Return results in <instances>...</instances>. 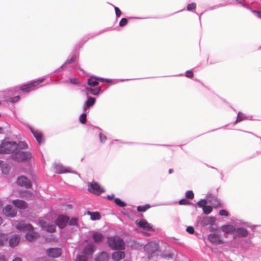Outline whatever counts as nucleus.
<instances>
[{
  "label": "nucleus",
  "mask_w": 261,
  "mask_h": 261,
  "mask_svg": "<svg viewBox=\"0 0 261 261\" xmlns=\"http://www.w3.org/2000/svg\"><path fill=\"white\" fill-rule=\"evenodd\" d=\"M16 150V143L4 139L0 144V153H11Z\"/></svg>",
  "instance_id": "1"
},
{
  "label": "nucleus",
  "mask_w": 261,
  "mask_h": 261,
  "mask_svg": "<svg viewBox=\"0 0 261 261\" xmlns=\"http://www.w3.org/2000/svg\"><path fill=\"white\" fill-rule=\"evenodd\" d=\"M108 243L109 246L113 250H123L125 248V244L123 240L117 236L109 238Z\"/></svg>",
  "instance_id": "2"
},
{
  "label": "nucleus",
  "mask_w": 261,
  "mask_h": 261,
  "mask_svg": "<svg viewBox=\"0 0 261 261\" xmlns=\"http://www.w3.org/2000/svg\"><path fill=\"white\" fill-rule=\"evenodd\" d=\"M17 229L29 230V232L25 235V237L30 242L35 241L38 237V233L34 231L33 227L30 224H27L24 227H22L20 224H17Z\"/></svg>",
  "instance_id": "3"
},
{
  "label": "nucleus",
  "mask_w": 261,
  "mask_h": 261,
  "mask_svg": "<svg viewBox=\"0 0 261 261\" xmlns=\"http://www.w3.org/2000/svg\"><path fill=\"white\" fill-rule=\"evenodd\" d=\"M44 81L43 79L34 81L29 84L24 85L20 88V90L24 93H29L38 88V85Z\"/></svg>",
  "instance_id": "4"
},
{
  "label": "nucleus",
  "mask_w": 261,
  "mask_h": 261,
  "mask_svg": "<svg viewBox=\"0 0 261 261\" xmlns=\"http://www.w3.org/2000/svg\"><path fill=\"white\" fill-rule=\"evenodd\" d=\"M32 158V153L28 150H17V162H28Z\"/></svg>",
  "instance_id": "5"
},
{
  "label": "nucleus",
  "mask_w": 261,
  "mask_h": 261,
  "mask_svg": "<svg viewBox=\"0 0 261 261\" xmlns=\"http://www.w3.org/2000/svg\"><path fill=\"white\" fill-rule=\"evenodd\" d=\"M216 219L213 217H205L201 221L200 224L203 226L210 225L211 231L215 230L217 228L216 226L215 225Z\"/></svg>",
  "instance_id": "6"
},
{
  "label": "nucleus",
  "mask_w": 261,
  "mask_h": 261,
  "mask_svg": "<svg viewBox=\"0 0 261 261\" xmlns=\"http://www.w3.org/2000/svg\"><path fill=\"white\" fill-rule=\"evenodd\" d=\"M88 190L90 192L96 195H100L104 192L103 188L101 187L97 182L89 184Z\"/></svg>",
  "instance_id": "7"
},
{
  "label": "nucleus",
  "mask_w": 261,
  "mask_h": 261,
  "mask_svg": "<svg viewBox=\"0 0 261 261\" xmlns=\"http://www.w3.org/2000/svg\"><path fill=\"white\" fill-rule=\"evenodd\" d=\"M159 248V245L155 242H151L144 246L145 251L151 255L158 251Z\"/></svg>",
  "instance_id": "8"
},
{
  "label": "nucleus",
  "mask_w": 261,
  "mask_h": 261,
  "mask_svg": "<svg viewBox=\"0 0 261 261\" xmlns=\"http://www.w3.org/2000/svg\"><path fill=\"white\" fill-rule=\"evenodd\" d=\"M55 172L58 174H63L68 172H72L69 167H65L61 164L55 163L54 165Z\"/></svg>",
  "instance_id": "9"
},
{
  "label": "nucleus",
  "mask_w": 261,
  "mask_h": 261,
  "mask_svg": "<svg viewBox=\"0 0 261 261\" xmlns=\"http://www.w3.org/2000/svg\"><path fill=\"white\" fill-rule=\"evenodd\" d=\"M17 185L28 189L31 187L32 182L25 176H21L17 178Z\"/></svg>",
  "instance_id": "10"
},
{
  "label": "nucleus",
  "mask_w": 261,
  "mask_h": 261,
  "mask_svg": "<svg viewBox=\"0 0 261 261\" xmlns=\"http://www.w3.org/2000/svg\"><path fill=\"white\" fill-rule=\"evenodd\" d=\"M46 253L50 257L56 258L61 255L62 250L59 248H49L46 250Z\"/></svg>",
  "instance_id": "11"
},
{
  "label": "nucleus",
  "mask_w": 261,
  "mask_h": 261,
  "mask_svg": "<svg viewBox=\"0 0 261 261\" xmlns=\"http://www.w3.org/2000/svg\"><path fill=\"white\" fill-rule=\"evenodd\" d=\"M207 201L205 199H201L197 202V205L202 208L203 213L205 214H209L212 211V207L211 206L206 205Z\"/></svg>",
  "instance_id": "12"
},
{
  "label": "nucleus",
  "mask_w": 261,
  "mask_h": 261,
  "mask_svg": "<svg viewBox=\"0 0 261 261\" xmlns=\"http://www.w3.org/2000/svg\"><path fill=\"white\" fill-rule=\"evenodd\" d=\"M136 224L138 227L146 230L153 231L154 230L152 226L145 220L137 221Z\"/></svg>",
  "instance_id": "13"
},
{
  "label": "nucleus",
  "mask_w": 261,
  "mask_h": 261,
  "mask_svg": "<svg viewBox=\"0 0 261 261\" xmlns=\"http://www.w3.org/2000/svg\"><path fill=\"white\" fill-rule=\"evenodd\" d=\"M69 220V218L64 216H59L56 221V225H58L60 228H62L64 227Z\"/></svg>",
  "instance_id": "14"
},
{
  "label": "nucleus",
  "mask_w": 261,
  "mask_h": 261,
  "mask_svg": "<svg viewBox=\"0 0 261 261\" xmlns=\"http://www.w3.org/2000/svg\"><path fill=\"white\" fill-rule=\"evenodd\" d=\"M208 240L212 243L216 245H219L222 243V240L220 236L216 234H210L208 236Z\"/></svg>",
  "instance_id": "15"
},
{
  "label": "nucleus",
  "mask_w": 261,
  "mask_h": 261,
  "mask_svg": "<svg viewBox=\"0 0 261 261\" xmlns=\"http://www.w3.org/2000/svg\"><path fill=\"white\" fill-rule=\"evenodd\" d=\"M95 246L92 243H90L87 245L84 248L83 253L88 257L89 255H91L94 252Z\"/></svg>",
  "instance_id": "16"
},
{
  "label": "nucleus",
  "mask_w": 261,
  "mask_h": 261,
  "mask_svg": "<svg viewBox=\"0 0 261 261\" xmlns=\"http://www.w3.org/2000/svg\"><path fill=\"white\" fill-rule=\"evenodd\" d=\"M40 224L41 227L45 230L49 232H53L55 231L56 225L54 224H47L43 220L40 221Z\"/></svg>",
  "instance_id": "17"
},
{
  "label": "nucleus",
  "mask_w": 261,
  "mask_h": 261,
  "mask_svg": "<svg viewBox=\"0 0 261 261\" xmlns=\"http://www.w3.org/2000/svg\"><path fill=\"white\" fill-rule=\"evenodd\" d=\"M30 129L32 133L34 135V137L36 138L37 141L39 143H41L43 141V135L42 133L38 130H35L30 127Z\"/></svg>",
  "instance_id": "18"
},
{
  "label": "nucleus",
  "mask_w": 261,
  "mask_h": 261,
  "mask_svg": "<svg viewBox=\"0 0 261 261\" xmlns=\"http://www.w3.org/2000/svg\"><path fill=\"white\" fill-rule=\"evenodd\" d=\"M85 90H86V94L87 95H88L89 93H90L91 94L94 95H97L100 92V91L101 90V87H98L95 89H93L90 87H86Z\"/></svg>",
  "instance_id": "19"
},
{
  "label": "nucleus",
  "mask_w": 261,
  "mask_h": 261,
  "mask_svg": "<svg viewBox=\"0 0 261 261\" xmlns=\"http://www.w3.org/2000/svg\"><path fill=\"white\" fill-rule=\"evenodd\" d=\"M236 235L240 237H245L248 236V230L244 228H235Z\"/></svg>",
  "instance_id": "20"
},
{
  "label": "nucleus",
  "mask_w": 261,
  "mask_h": 261,
  "mask_svg": "<svg viewBox=\"0 0 261 261\" xmlns=\"http://www.w3.org/2000/svg\"><path fill=\"white\" fill-rule=\"evenodd\" d=\"M125 256V253L123 251H116L112 254V258L115 261H119Z\"/></svg>",
  "instance_id": "21"
},
{
  "label": "nucleus",
  "mask_w": 261,
  "mask_h": 261,
  "mask_svg": "<svg viewBox=\"0 0 261 261\" xmlns=\"http://www.w3.org/2000/svg\"><path fill=\"white\" fill-rule=\"evenodd\" d=\"M93 239L95 243H100L103 239L104 237L102 234L98 232H93Z\"/></svg>",
  "instance_id": "22"
},
{
  "label": "nucleus",
  "mask_w": 261,
  "mask_h": 261,
  "mask_svg": "<svg viewBox=\"0 0 261 261\" xmlns=\"http://www.w3.org/2000/svg\"><path fill=\"white\" fill-rule=\"evenodd\" d=\"M109 256L106 252H102L100 253L95 258L96 261H108Z\"/></svg>",
  "instance_id": "23"
},
{
  "label": "nucleus",
  "mask_w": 261,
  "mask_h": 261,
  "mask_svg": "<svg viewBox=\"0 0 261 261\" xmlns=\"http://www.w3.org/2000/svg\"><path fill=\"white\" fill-rule=\"evenodd\" d=\"M3 213L7 216L14 217L15 214L14 211L10 205L6 206L3 210Z\"/></svg>",
  "instance_id": "24"
},
{
  "label": "nucleus",
  "mask_w": 261,
  "mask_h": 261,
  "mask_svg": "<svg viewBox=\"0 0 261 261\" xmlns=\"http://www.w3.org/2000/svg\"><path fill=\"white\" fill-rule=\"evenodd\" d=\"M221 229L223 232L227 233H231L235 231V227L232 225H223Z\"/></svg>",
  "instance_id": "25"
},
{
  "label": "nucleus",
  "mask_w": 261,
  "mask_h": 261,
  "mask_svg": "<svg viewBox=\"0 0 261 261\" xmlns=\"http://www.w3.org/2000/svg\"><path fill=\"white\" fill-rule=\"evenodd\" d=\"M29 148L28 145L24 141H19L17 142V150H26Z\"/></svg>",
  "instance_id": "26"
},
{
  "label": "nucleus",
  "mask_w": 261,
  "mask_h": 261,
  "mask_svg": "<svg viewBox=\"0 0 261 261\" xmlns=\"http://www.w3.org/2000/svg\"><path fill=\"white\" fill-rule=\"evenodd\" d=\"M87 214L90 216L91 219L93 221L98 220L101 218L100 214L98 212H91L88 211Z\"/></svg>",
  "instance_id": "27"
},
{
  "label": "nucleus",
  "mask_w": 261,
  "mask_h": 261,
  "mask_svg": "<svg viewBox=\"0 0 261 261\" xmlns=\"http://www.w3.org/2000/svg\"><path fill=\"white\" fill-rule=\"evenodd\" d=\"M95 100H96L95 98L92 97H88V100L86 101L85 105L84 106V111H86L88 107L94 105V104L95 102Z\"/></svg>",
  "instance_id": "28"
},
{
  "label": "nucleus",
  "mask_w": 261,
  "mask_h": 261,
  "mask_svg": "<svg viewBox=\"0 0 261 261\" xmlns=\"http://www.w3.org/2000/svg\"><path fill=\"white\" fill-rule=\"evenodd\" d=\"M87 84L91 87H94L98 84L97 77L95 76L90 77L87 82Z\"/></svg>",
  "instance_id": "29"
},
{
  "label": "nucleus",
  "mask_w": 261,
  "mask_h": 261,
  "mask_svg": "<svg viewBox=\"0 0 261 261\" xmlns=\"http://www.w3.org/2000/svg\"><path fill=\"white\" fill-rule=\"evenodd\" d=\"M28 206L27 203L22 200H17V208L24 209Z\"/></svg>",
  "instance_id": "30"
},
{
  "label": "nucleus",
  "mask_w": 261,
  "mask_h": 261,
  "mask_svg": "<svg viewBox=\"0 0 261 261\" xmlns=\"http://www.w3.org/2000/svg\"><path fill=\"white\" fill-rule=\"evenodd\" d=\"M9 245L11 247H14L16 246V236L14 235L9 240Z\"/></svg>",
  "instance_id": "31"
},
{
  "label": "nucleus",
  "mask_w": 261,
  "mask_h": 261,
  "mask_svg": "<svg viewBox=\"0 0 261 261\" xmlns=\"http://www.w3.org/2000/svg\"><path fill=\"white\" fill-rule=\"evenodd\" d=\"M150 207L149 204H145L144 205H140L137 207V210L139 212H145Z\"/></svg>",
  "instance_id": "32"
},
{
  "label": "nucleus",
  "mask_w": 261,
  "mask_h": 261,
  "mask_svg": "<svg viewBox=\"0 0 261 261\" xmlns=\"http://www.w3.org/2000/svg\"><path fill=\"white\" fill-rule=\"evenodd\" d=\"M115 202L117 205L122 207H125L126 205V204L124 202L118 198L115 199Z\"/></svg>",
  "instance_id": "33"
},
{
  "label": "nucleus",
  "mask_w": 261,
  "mask_h": 261,
  "mask_svg": "<svg viewBox=\"0 0 261 261\" xmlns=\"http://www.w3.org/2000/svg\"><path fill=\"white\" fill-rule=\"evenodd\" d=\"M88 257L85 255H77L76 258V261H87Z\"/></svg>",
  "instance_id": "34"
},
{
  "label": "nucleus",
  "mask_w": 261,
  "mask_h": 261,
  "mask_svg": "<svg viewBox=\"0 0 261 261\" xmlns=\"http://www.w3.org/2000/svg\"><path fill=\"white\" fill-rule=\"evenodd\" d=\"M10 169V167L8 165H3L2 166V171L4 174L8 173Z\"/></svg>",
  "instance_id": "35"
},
{
  "label": "nucleus",
  "mask_w": 261,
  "mask_h": 261,
  "mask_svg": "<svg viewBox=\"0 0 261 261\" xmlns=\"http://www.w3.org/2000/svg\"><path fill=\"white\" fill-rule=\"evenodd\" d=\"M75 56L74 55L72 56L70 59L67 60L65 63L60 67L61 69H62L64 66L68 64H70L71 63L74 62L75 61Z\"/></svg>",
  "instance_id": "36"
},
{
  "label": "nucleus",
  "mask_w": 261,
  "mask_h": 261,
  "mask_svg": "<svg viewBox=\"0 0 261 261\" xmlns=\"http://www.w3.org/2000/svg\"><path fill=\"white\" fill-rule=\"evenodd\" d=\"M245 119V117L244 115L241 112H239L236 123L240 122Z\"/></svg>",
  "instance_id": "37"
},
{
  "label": "nucleus",
  "mask_w": 261,
  "mask_h": 261,
  "mask_svg": "<svg viewBox=\"0 0 261 261\" xmlns=\"http://www.w3.org/2000/svg\"><path fill=\"white\" fill-rule=\"evenodd\" d=\"M99 137L101 143L105 142L107 139V136L101 133H99Z\"/></svg>",
  "instance_id": "38"
},
{
  "label": "nucleus",
  "mask_w": 261,
  "mask_h": 261,
  "mask_svg": "<svg viewBox=\"0 0 261 261\" xmlns=\"http://www.w3.org/2000/svg\"><path fill=\"white\" fill-rule=\"evenodd\" d=\"M186 197L188 199H193L194 193L192 191H188L186 193Z\"/></svg>",
  "instance_id": "39"
},
{
  "label": "nucleus",
  "mask_w": 261,
  "mask_h": 261,
  "mask_svg": "<svg viewBox=\"0 0 261 261\" xmlns=\"http://www.w3.org/2000/svg\"><path fill=\"white\" fill-rule=\"evenodd\" d=\"M196 5L195 3H192L191 4H189L187 6V10L188 11H191L196 8Z\"/></svg>",
  "instance_id": "40"
},
{
  "label": "nucleus",
  "mask_w": 261,
  "mask_h": 261,
  "mask_svg": "<svg viewBox=\"0 0 261 261\" xmlns=\"http://www.w3.org/2000/svg\"><path fill=\"white\" fill-rule=\"evenodd\" d=\"M80 121L82 123H85L86 121V115L85 113L82 114L80 117Z\"/></svg>",
  "instance_id": "41"
},
{
  "label": "nucleus",
  "mask_w": 261,
  "mask_h": 261,
  "mask_svg": "<svg viewBox=\"0 0 261 261\" xmlns=\"http://www.w3.org/2000/svg\"><path fill=\"white\" fill-rule=\"evenodd\" d=\"M127 19L123 18L121 19L120 21L119 22V25L120 27H124L127 23Z\"/></svg>",
  "instance_id": "42"
},
{
  "label": "nucleus",
  "mask_w": 261,
  "mask_h": 261,
  "mask_svg": "<svg viewBox=\"0 0 261 261\" xmlns=\"http://www.w3.org/2000/svg\"><path fill=\"white\" fill-rule=\"evenodd\" d=\"M69 82L73 85H77L80 83L78 79L75 77L70 79Z\"/></svg>",
  "instance_id": "43"
},
{
  "label": "nucleus",
  "mask_w": 261,
  "mask_h": 261,
  "mask_svg": "<svg viewBox=\"0 0 261 261\" xmlns=\"http://www.w3.org/2000/svg\"><path fill=\"white\" fill-rule=\"evenodd\" d=\"M19 194L23 197H28L30 195V193L28 191H24L23 192H19Z\"/></svg>",
  "instance_id": "44"
},
{
  "label": "nucleus",
  "mask_w": 261,
  "mask_h": 261,
  "mask_svg": "<svg viewBox=\"0 0 261 261\" xmlns=\"http://www.w3.org/2000/svg\"><path fill=\"white\" fill-rule=\"evenodd\" d=\"M186 231L190 234H193L194 232V228L192 226H188L186 229Z\"/></svg>",
  "instance_id": "45"
},
{
  "label": "nucleus",
  "mask_w": 261,
  "mask_h": 261,
  "mask_svg": "<svg viewBox=\"0 0 261 261\" xmlns=\"http://www.w3.org/2000/svg\"><path fill=\"white\" fill-rule=\"evenodd\" d=\"M219 214L221 216H228V213L225 210H221L219 211Z\"/></svg>",
  "instance_id": "46"
},
{
  "label": "nucleus",
  "mask_w": 261,
  "mask_h": 261,
  "mask_svg": "<svg viewBox=\"0 0 261 261\" xmlns=\"http://www.w3.org/2000/svg\"><path fill=\"white\" fill-rule=\"evenodd\" d=\"M115 10L117 17H120L121 14L120 10L118 7H115Z\"/></svg>",
  "instance_id": "47"
},
{
  "label": "nucleus",
  "mask_w": 261,
  "mask_h": 261,
  "mask_svg": "<svg viewBox=\"0 0 261 261\" xmlns=\"http://www.w3.org/2000/svg\"><path fill=\"white\" fill-rule=\"evenodd\" d=\"M98 82L100 81L101 82H107V83H111L112 81L110 79H103V78H100V77H97Z\"/></svg>",
  "instance_id": "48"
},
{
  "label": "nucleus",
  "mask_w": 261,
  "mask_h": 261,
  "mask_svg": "<svg viewBox=\"0 0 261 261\" xmlns=\"http://www.w3.org/2000/svg\"><path fill=\"white\" fill-rule=\"evenodd\" d=\"M69 224L71 225H76L77 224V219L72 218L69 221Z\"/></svg>",
  "instance_id": "49"
},
{
  "label": "nucleus",
  "mask_w": 261,
  "mask_h": 261,
  "mask_svg": "<svg viewBox=\"0 0 261 261\" xmlns=\"http://www.w3.org/2000/svg\"><path fill=\"white\" fill-rule=\"evenodd\" d=\"M186 76L188 77H192L193 76V73L191 70H188L186 72Z\"/></svg>",
  "instance_id": "50"
},
{
  "label": "nucleus",
  "mask_w": 261,
  "mask_h": 261,
  "mask_svg": "<svg viewBox=\"0 0 261 261\" xmlns=\"http://www.w3.org/2000/svg\"><path fill=\"white\" fill-rule=\"evenodd\" d=\"M179 204L180 205H187L189 204V201L186 199H181L179 201Z\"/></svg>",
  "instance_id": "51"
},
{
  "label": "nucleus",
  "mask_w": 261,
  "mask_h": 261,
  "mask_svg": "<svg viewBox=\"0 0 261 261\" xmlns=\"http://www.w3.org/2000/svg\"><path fill=\"white\" fill-rule=\"evenodd\" d=\"M4 239H5L4 237H3V236H1L0 237V247L3 246L4 245Z\"/></svg>",
  "instance_id": "52"
},
{
  "label": "nucleus",
  "mask_w": 261,
  "mask_h": 261,
  "mask_svg": "<svg viewBox=\"0 0 261 261\" xmlns=\"http://www.w3.org/2000/svg\"><path fill=\"white\" fill-rule=\"evenodd\" d=\"M254 13L259 18H261V11H254Z\"/></svg>",
  "instance_id": "53"
},
{
  "label": "nucleus",
  "mask_w": 261,
  "mask_h": 261,
  "mask_svg": "<svg viewBox=\"0 0 261 261\" xmlns=\"http://www.w3.org/2000/svg\"><path fill=\"white\" fill-rule=\"evenodd\" d=\"M0 261H6L4 255L0 256ZM12 261H16V259L14 258Z\"/></svg>",
  "instance_id": "54"
},
{
  "label": "nucleus",
  "mask_w": 261,
  "mask_h": 261,
  "mask_svg": "<svg viewBox=\"0 0 261 261\" xmlns=\"http://www.w3.org/2000/svg\"><path fill=\"white\" fill-rule=\"evenodd\" d=\"M114 197V194H112L111 195H108L107 196V198L109 200H112V199H113Z\"/></svg>",
  "instance_id": "55"
},
{
  "label": "nucleus",
  "mask_w": 261,
  "mask_h": 261,
  "mask_svg": "<svg viewBox=\"0 0 261 261\" xmlns=\"http://www.w3.org/2000/svg\"><path fill=\"white\" fill-rule=\"evenodd\" d=\"M236 1H237L238 3H239L240 4H243V2L244 0H236Z\"/></svg>",
  "instance_id": "56"
},
{
  "label": "nucleus",
  "mask_w": 261,
  "mask_h": 261,
  "mask_svg": "<svg viewBox=\"0 0 261 261\" xmlns=\"http://www.w3.org/2000/svg\"><path fill=\"white\" fill-rule=\"evenodd\" d=\"M173 169H169V173L170 174H171V173H172L173 172Z\"/></svg>",
  "instance_id": "57"
},
{
  "label": "nucleus",
  "mask_w": 261,
  "mask_h": 261,
  "mask_svg": "<svg viewBox=\"0 0 261 261\" xmlns=\"http://www.w3.org/2000/svg\"><path fill=\"white\" fill-rule=\"evenodd\" d=\"M17 261H21V259L20 258L17 257Z\"/></svg>",
  "instance_id": "58"
},
{
  "label": "nucleus",
  "mask_w": 261,
  "mask_h": 261,
  "mask_svg": "<svg viewBox=\"0 0 261 261\" xmlns=\"http://www.w3.org/2000/svg\"><path fill=\"white\" fill-rule=\"evenodd\" d=\"M2 219L0 217V225L2 224Z\"/></svg>",
  "instance_id": "59"
},
{
  "label": "nucleus",
  "mask_w": 261,
  "mask_h": 261,
  "mask_svg": "<svg viewBox=\"0 0 261 261\" xmlns=\"http://www.w3.org/2000/svg\"><path fill=\"white\" fill-rule=\"evenodd\" d=\"M13 203H14V204H16V200H14V201H13Z\"/></svg>",
  "instance_id": "60"
},
{
  "label": "nucleus",
  "mask_w": 261,
  "mask_h": 261,
  "mask_svg": "<svg viewBox=\"0 0 261 261\" xmlns=\"http://www.w3.org/2000/svg\"><path fill=\"white\" fill-rule=\"evenodd\" d=\"M17 101H18L19 100V99L20 98L19 96H17Z\"/></svg>",
  "instance_id": "61"
},
{
  "label": "nucleus",
  "mask_w": 261,
  "mask_h": 261,
  "mask_svg": "<svg viewBox=\"0 0 261 261\" xmlns=\"http://www.w3.org/2000/svg\"><path fill=\"white\" fill-rule=\"evenodd\" d=\"M2 205L1 201H0V207Z\"/></svg>",
  "instance_id": "62"
},
{
  "label": "nucleus",
  "mask_w": 261,
  "mask_h": 261,
  "mask_svg": "<svg viewBox=\"0 0 261 261\" xmlns=\"http://www.w3.org/2000/svg\"><path fill=\"white\" fill-rule=\"evenodd\" d=\"M17 239H18V237L17 236ZM18 243V241H17V243Z\"/></svg>",
  "instance_id": "63"
},
{
  "label": "nucleus",
  "mask_w": 261,
  "mask_h": 261,
  "mask_svg": "<svg viewBox=\"0 0 261 261\" xmlns=\"http://www.w3.org/2000/svg\"><path fill=\"white\" fill-rule=\"evenodd\" d=\"M125 81V80H121V82H123V81Z\"/></svg>",
  "instance_id": "64"
}]
</instances>
